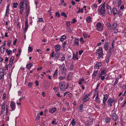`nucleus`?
I'll return each instance as SVG.
<instances>
[{"label": "nucleus", "instance_id": "3c124183", "mask_svg": "<svg viewBox=\"0 0 126 126\" xmlns=\"http://www.w3.org/2000/svg\"><path fill=\"white\" fill-rule=\"evenodd\" d=\"M124 8V5L123 4H122L120 7V10H122Z\"/></svg>", "mask_w": 126, "mask_h": 126}, {"label": "nucleus", "instance_id": "0eeeda50", "mask_svg": "<svg viewBox=\"0 0 126 126\" xmlns=\"http://www.w3.org/2000/svg\"><path fill=\"white\" fill-rule=\"evenodd\" d=\"M108 96L107 94H104L103 100V103L105 105L106 104V101L108 98Z\"/></svg>", "mask_w": 126, "mask_h": 126}, {"label": "nucleus", "instance_id": "a18cd8bd", "mask_svg": "<svg viewBox=\"0 0 126 126\" xmlns=\"http://www.w3.org/2000/svg\"><path fill=\"white\" fill-rule=\"evenodd\" d=\"M110 119L109 117L107 118L106 119V121L108 123L110 122Z\"/></svg>", "mask_w": 126, "mask_h": 126}, {"label": "nucleus", "instance_id": "473e14b6", "mask_svg": "<svg viewBox=\"0 0 126 126\" xmlns=\"http://www.w3.org/2000/svg\"><path fill=\"white\" fill-rule=\"evenodd\" d=\"M119 78H116L115 79V81L114 82V83L113 85V86L114 87L115 86V85L117 84L118 82V80Z\"/></svg>", "mask_w": 126, "mask_h": 126}, {"label": "nucleus", "instance_id": "de8ad7c7", "mask_svg": "<svg viewBox=\"0 0 126 126\" xmlns=\"http://www.w3.org/2000/svg\"><path fill=\"white\" fill-rule=\"evenodd\" d=\"M65 79V77H62V76H60L59 78V79L60 80H62L64 79Z\"/></svg>", "mask_w": 126, "mask_h": 126}, {"label": "nucleus", "instance_id": "0e129e2a", "mask_svg": "<svg viewBox=\"0 0 126 126\" xmlns=\"http://www.w3.org/2000/svg\"><path fill=\"white\" fill-rule=\"evenodd\" d=\"M25 97V96H24L23 95H22V97L20 98L19 99V101L20 102Z\"/></svg>", "mask_w": 126, "mask_h": 126}, {"label": "nucleus", "instance_id": "f3484780", "mask_svg": "<svg viewBox=\"0 0 126 126\" xmlns=\"http://www.w3.org/2000/svg\"><path fill=\"white\" fill-rule=\"evenodd\" d=\"M56 110L57 109L56 108H52L49 109V111L50 113H53L55 112Z\"/></svg>", "mask_w": 126, "mask_h": 126}, {"label": "nucleus", "instance_id": "423d86ee", "mask_svg": "<svg viewBox=\"0 0 126 126\" xmlns=\"http://www.w3.org/2000/svg\"><path fill=\"white\" fill-rule=\"evenodd\" d=\"M64 81H63L60 83L59 84L60 89L62 91H63L65 89V86L63 84V83H64Z\"/></svg>", "mask_w": 126, "mask_h": 126}, {"label": "nucleus", "instance_id": "dca6fc26", "mask_svg": "<svg viewBox=\"0 0 126 126\" xmlns=\"http://www.w3.org/2000/svg\"><path fill=\"white\" fill-rule=\"evenodd\" d=\"M112 117L113 118V119L114 121H116L117 118V116L116 115V113H113Z\"/></svg>", "mask_w": 126, "mask_h": 126}, {"label": "nucleus", "instance_id": "8fccbe9b", "mask_svg": "<svg viewBox=\"0 0 126 126\" xmlns=\"http://www.w3.org/2000/svg\"><path fill=\"white\" fill-rule=\"evenodd\" d=\"M83 105H80L79 106V110H82L83 107Z\"/></svg>", "mask_w": 126, "mask_h": 126}, {"label": "nucleus", "instance_id": "f704fd0d", "mask_svg": "<svg viewBox=\"0 0 126 126\" xmlns=\"http://www.w3.org/2000/svg\"><path fill=\"white\" fill-rule=\"evenodd\" d=\"M5 50V48L4 47H2V48L1 47L0 49L1 53L2 54L4 52Z\"/></svg>", "mask_w": 126, "mask_h": 126}, {"label": "nucleus", "instance_id": "2f4dec72", "mask_svg": "<svg viewBox=\"0 0 126 126\" xmlns=\"http://www.w3.org/2000/svg\"><path fill=\"white\" fill-rule=\"evenodd\" d=\"M62 69V73H65L66 72V69L64 65V67Z\"/></svg>", "mask_w": 126, "mask_h": 126}, {"label": "nucleus", "instance_id": "4468645a", "mask_svg": "<svg viewBox=\"0 0 126 126\" xmlns=\"http://www.w3.org/2000/svg\"><path fill=\"white\" fill-rule=\"evenodd\" d=\"M89 98H90L88 97V96L86 94L83 97V98L82 99V100L83 101V102L84 103L86 102L87 101L89 100Z\"/></svg>", "mask_w": 126, "mask_h": 126}, {"label": "nucleus", "instance_id": "6e6552de", "mask_svg": "<svg viewBox=\"0 0 126 126\" xmlns=\"http://www.w3.org/2000/svg\"><path fill=\"white\" fill-rule=\"evenodd\" d=\"M10 106L11 109H12V111H13L15 110L16 108V105L15 103L14 102L11 101Z\"/></svg>", "mask_w": 126, "mask_h": 126}, {"label": "nucleus", "instance_id": "1a4fd4ad", "mask_svg": "<svg viewBox=\"0 0 126 126\" xmlns=\"http://www.w3.org/2000/svg\"><path fill=\"white\" fill-rule=\"evenodd\" d=\"M102 64L101 63L97 62L94 66V68L95 69H99L101 66Z\"/></svg>", "mask_w": 126, "mask_h": 126}, {"label": "nucleus", "instance_id": "774afa93", "mask_svg": "<svg viewBox=\"0 0 126 126\" xmlns=\"http://www.w3.org/2000/svg\"><path fill=\"white\" fill-rule=\"evenodd\" d=\"M55 15L58 17H60V14L58 12H57L56 13Z\"/></svg>", "mask_w": 126, "mask_h": 126}, {"label": "nucleus", "instance_id": "ea45409f", "mask_svg": "<svg viewBox=\"0 0 126 126\" xmlns=\"http://www.w3.org/2000/svg\"><path fill=\"white\" fill-rule=\"evenodd\" d=\"M66 26L69 27L70 25V22L69 21H66Z\"/></svg>", "mask_w": 126, "mask_h": 126}, {"label": "nucleus", "instance_id": "4d7b16f0", "mask_svg": "<svg viewBox=\"0 0 126 126\" xmlns=\"http://www.w3.org/2000/svg\"><path fill=\"white\" fill-rule=\"evenodd\" d=\"M121 3V0H119L118 2V6H120Z\"/></svg>", "mask_w": 126, "mask_h": 126}, {"label": "nucleus", "instance_id": "20e7f679", "mask_svg": "<svg viewBox=\"0 0 126 126\" xmlns=\"http://www.w3.org/2000/svg\"><path fill=\"white\" fill-rule=\"evenodd\" d=\"M115 101L114 99L110 98L107 100V103L108 105L110 107H111L112 106V104Z\"/></svg>", "mask_w": 126, "mask_h": 126}, {"label": "nucleus", "instance_id": "79ce46f5", "mask_svg": "<svg viewBox=\"0 0 126 126\" xmlns=\"http://www.w3.org/2000/svg\"><path fill=\"white\" fill-rule=\"evenodd\" d=\"M83 9L82 8L81 9H79V10L76 13H79L80 12H81L82 13L83 12Z\"/></svg>", "mask_w": 126, "mask_h": 126}, {"label": "nucleus", "instance_id": "a878e982", "mask_svg": "<svg viewBox=\"0 0 126 126\" xmlns=\"http://www.w3.org/2000/svg\"><path fill=\"white\" fill-rule=\"evenodd\" d=\"M74 43L77 46L79 45V40L76 38L75 39L74 41Z\"/></svg>", "mask_w": 126, "mask_h": 126}, {"label": "nucleus", "instance_id": "603ef678", "mask_svg": "<svg viewBox=\"0 0 126 126\" xmlns=\"http://www.w3.org/2000/svg\"><path fill=\"white\" fill-rule=\"evenodd\" d=\"M28 27H25V28L23 30V32L24 33H25L27 32V30L28 29Z\"/></svg>", "mask_w": 126, "mask_h": 126}, {"label": "nucleus", "instance_id": "49530a36", "mask_svg": "<svg viewBox=\"0 0 126 126\" xmlns=\"http://www.w3.org/2000/svg\"><path fill=\"white\" fill-rule=\"evenodd\" d=\"M9 10L6 9L5 15L6 16H8L9 15Z\"/></svg>", "mask_w": 126, "mask_h": 126}, {"label": "nucleus", "instance_id": "ddd939ff", "mask_svg": "<svg viewBox=\"0 0 126 126\" xmlns=\"http://www.w3.org/2000/svg\"><path fill=\"white\" fill-rule=\"evenodd\" d=\"M99 92H97L96 96L95 98V101L97 102H100V98L99 96Z\"/></svg>", "mask_w": 126, "mask_h": 126}, {"label": "nucleus", "instance_id": "e433bc0d", "mask_svg": "<svg viewBox=\"0 0 126 126\" xmlns=\"http://www.w3.org/2000/svg\"><path fill=\"white\" fill-rule=\"evenodd\" d=\"M28 20L27 19H26V21L25 22V27H28Z\"/></svg>", "mask_w": 126, "mask_h": 126}, {"label": "nucleus", "instance_id": "a19ab883", "mask_svg": "<svg viewBox=\"0 0 126 126\" xmlns=\"http://www.w3.org/2000/svg\"><path fill=\"white\" fill-rule=\"evenodd\" d=\"M106 8L108 9V10H110V6H109L108 4L107 3L106 4Z\"/></svg>", "mask_w": 126, "mask_h": 126}, {"label": "nucleus", "instance_id": "a211bd4d", "mask_svg": "<svg viewBox=\"0 0 126 126\" xmlns=\"http://www.w3.org/2000/svg\"><path fill=\"white\" fill-rule=\"evenodd\" d=\"M55 49L56 51H58L60 49V46L58 45H56L55 46Z\"/></svg>", "mask_w": 126, "mask_h": 126}, {"label": "nucleus", "instance_id": "37998d69", "mask_svg": "<svg viewBox=\"0 0 126 126\" xmlns=\"http://www.w3.org/2000/svg\"><path fill=\"white\" fill-rule=\"evenodd\" d=\"M17 5L18 3H13V7L14 8H17Z\"/></svg>", "mask_w": 126, "mask_h": 126}, {"label": "nucleus", "instance_id": "7c9ffc66", "mask_svg": "<svg viewBox=\"0 0 126 126\" xmlns=\"http://www.w3.org/2000/svg\"><path fill=\"white\" fill-rule=\"evenodd\" d=\"M14 60V57L13 56H12L10 59L9 61V63H10L11 64V63H13V61Z\"/></svg>", "mask_w": 126, "mask_h": 126}, {"label": "nucleus", "instance_id": "c03bdc74", "mask_svg": "<svg viewBox=\"0 0 126 126\" xmlns=\"http://www.w3.org/2000/svg\"><path fill=\"white\" fill-rule=\"evenodd\" d=\"M38 19H39L38 21L39 22H44V20L42 17V18H38Z\"/></svg>", "mask_w": 126, "mask_h": 126}, {"label": "nucleus", "instance_id": "6ab92c4d", "mask_svg": "<svg viewBox=\"0 0 126 126\" xmlns=\"http://www.w3.org/2000/svg\"><path fill=\"white\" fill-rule=\"evenodd\" d=\"M33 65L32 63L28 64L26 65V68L28 69H30L33 66Z\"/></svg>", "mask_w": 126, "mask_h": 126}, {"label": "nucleus", "instance_id": "c85d7f7f", "mask_svg": "<svg viewBox=\"0 0 126 126\" xmlns=\"http://www.w3.org/2000/svg\"><path fill=\"white\" fill-rule=\"evenodd\" d=\"M71 123L73 126H74L76 124V122L74 119H73L71 122Z\"/></svg>", "mask_w": 126, "mask_h": 126}, {"label": "nucleus", "instance_id": "bf43d9fd", "mask_svg": "<svg viewBox=\"0 0 126 126\" xmlns=\"http://www.w3.org/2000/svg\"><path fill=\"white\" fill-rule=\"evenodd\" d=\"M17 41V39H16V38L15 39V40H14V42L13 43V44L14 45H16V42Z\"/></svg>", "mask_w": 126, "mask_h": 126}, {"label": "nucleus", "instance_id": "393cba45", "mask_svg": "<svg viewBox=\"0 0 126 126\" xmlns=\"http://www.w3.org/2000/svg\"><path fill=\"white\" fill-rule=\"evenodd\" d=\"M84 79H79L78 82L79 84L80 85L82 84L83 83V82L84 81Z\"/></svg>", "mask_w": 126, "mask_h": 126}, {"label": "nucleus", "instance_id": "4be33fe9", "mask_svg": "<svg viewBox=\"0 0 126 126\" xmlns=\"http://www.w3.org/2000/svg\"><path fill=\"white\" fill-rule=\"evenodd\" d=\"M60 53L59 52H56L54 54V57L55 59H57L59 58Z\"/></svg>", "mask_w": 126, "mask_h": 126}, {"label": "nucleus", "instance_id": "c9c22d12", "mask_svg": "<svg viewBox=\"0 0 126 126\" xmlns=\"http://www.w3.org/2000/svg\"><path fill=\"white\" fill-rule=\"evenodd\" d=\"M3 69L0 68V75H3Z\"/></svg>", "mask_w": 126, "mask_h": 126}, {"label": "nucleus", "instance_id": "412c9836", "mask_svg": "<svg viewBox=\"0 0 126 126\" xmlns=\"http://www.w3.org/2000/svg\"><path fill=\"white\" fill-rule=\"evenodd\" d=\"M86 20L87 22L88 23L91 22L92 21L91 18L90 16H88L87 17Z\"/></svg>", "mask_w": 126, "mask_h": 126}, {"label": "nucleus", "instance_id": "39448f33", "mask_svg": "<svg viewBox=\"0 0 126 126\" xmlns=\"http://www.w3.org/2000/svg\"><path fill=\"white\" fill-rule=\"evenodd\" d=\"M23 2L22 1L21 3H20L19 7L20 8V14H22L23 12V9H26L27 7H25L24 6V5L23 4Z\"/></svg>", "mask_w": 126, "mask_h": 126}, {"label": "nucleus", "instance_id": "4c0bfd02", "mask_svg": "<svg viewBox=\"0 0 126 126\" xmlns=\"http://www.w3.org/2000/svg\"><path fill=\"white\" fill-rule=\"evenodd\" d=\"M98 77L99 78H100L102 80H103L105 78V77L104 76H98Z\"/></svg>", "mask_w": 126, "mask_h": 126}, {"label": "nucleus", "instance_id": "9d476101", "mask_svg": "<svg viewBox=\"0 0 126 126\" xmlns=\"http://www.w3.org/2000/svg\"><path fill=\"white\" fill-rule=\"evenodd\" d=\"M109 47V42L108 41H106L105 43L104 44V48L105 50L106 51H107L108 50V48Z\"/></svg>", "mask_w": 126, "mask_h": 126}, {"label": "nucleus", "instance_id": "f8f14e48", "mask_svg": "<svg viewBox=\"0 0 126 126\" xmlns=\"http://www.w3.org/2000/svg\"><path fill=\"white\" fill-rule=\"evenodd\" d=\"M78 52H76V54H75L74 53H73V56L72 59L73 60H78L79 58H78Z\"/></svg>", "mask_w": 126, "mask_h": 126}, {"label": "nucleus", "instance_id": "69168bd1", "mask_svg": "<svg viewBox=\"0 0 126 126\" xmlns=\"http://www.w3.org/2000/svg\"><path fill=\"white\" fill-rule=\"evenodd\" d=\"M6 112L7 113L8 110V106L6 105Z\"/></svg>", "mask_w": 126, "mask_h": 126}, {"label": "nucleus", "instance_id": "72a5a7b5", "mask_svg": "<svg viewBox=\"0 0 126 126\" xmlns=\"http://www.w3.org/2000/svg\"><path fill=\"white\" fill-rule=\"evenodd\" d=\"M67 44V42L66 41H64L62 44V47L63 49H64L65 48V45Z\"/></svg>", "mask_w": 126, "mask_h": 126}, {"label": "nucleus", "instance_id": "338daca9", "mask_svg": "<svg viewBox=\"0 0 126 126\" xmlns=\"http://www.w3.org/2000/svg\"><path fill=\"white\" fill-rule=\"evenodd\" d=\"M32 83L31 82H29L28 83V86L29 87H31Z\"/></svg>", "mask_w": 126, "mask_h": 126}, {"label": "nucleus", "instance_id": "052dcab7", "mask_svg": "<svg viewBox=\"0 0 126 126\" xmlns=\"http://www.w3.org/2000/svg\"><path fill=\"white\" fill-rule=\"evenodd\" d=\"M61 15L62 16H64L65 17H67V16L65 15V14L64 12H63L62 13Z\"/></svg>", "mask_w": 126, "mask_h": 126}, {"label": "nucleus", "instance_id": "864d4df0", "mask_svg": "<svg viewBox=\"0 0 126 126\" xmlns=\"http://www.w3.org/2000/svg\"><path fill=\"white\" fill-rule=\"evenodd\" d=\"M32 48L31 47L29 46L28 47V51H29L30 52H31L32 51Z\"/></svg>", "mask_w": 126, "mask_h": 126}, {"label": "nucleus", "instance_id": "cd10ccee", "mask_svg": "<svg viewBox=\"0 0 126 126\" xmlns=\"http://www.w3.org/2000/svg\"><path fill=\"white\" fill-rule=\"evenodd\" d=\"M117 24L116 23H114L112 26V29H114L115 28L117 25Z\"/></svg>", "mask_w": 126, "mask_h": 126}, {"label": "nucleus", "instance_id": "5fc2aeb1", "mask_svg": "<svg viewBox=\"0 0 126 126\" xmlns=\"http://www.w3.org/2000/svg\"><path fill=\"white\" fill-rule=\"evenodd\" d=\"M112 47H110V49L111 48V50H114V46L113 45V42H112L111 44Z\"/></svg>", "mask_w": 126, "mask_h": 126}, {"label": "nucleus", "instance_id": "7ed1b4c3", "mask_svg": "<svg viewBox=\"0 0 126 126\" xmlns=\"http://www.w3.org/2000/svg\"><path fill=\"white\" fill-rule=\"evenodd\" d=\"M103 24L99 22H97L96 24L97 30L99 31H101L103 29Z\"/></svg>", "mask_w": 126, "mask_h": 126}, {"label": "nucleus", "instance_id": "09e8293b", "mask_svg": "<svg viewBox=\"0 0 126 126\" xmlns=\"http://www.w3.org/2000/svg\"><path fill=\"white\" fill-rule=\"evenodd\" d=\"M3 97H2V99L3 100H5L6 98V94L5 93H4L3 94Z\"/></svg>", "mask_w": 126, "mask_h": 126}, {"label": "nucleus", "instance_id": "e2e57ef3", "mask_svg": "<svg viewBox=\"0 0 126 126\" xmlns=\"http://www.w3.org/2000/svg\"><path fill=\"white\" fill-rule=\"evenodd\" d=\"M11 43V41L10 40H8L7 42V45L8 46H9L10 45Z\"/></svg>", "mask_w": 126, "mask_h": 126}, {"label": "nucleus", "instance_id": "2eb2a0df", "mask_svg": "<svg viewBox=\"0 0 126 126\" xmlns=\"http://www.w3.org/2000/svg\"><path fill=\"white\" fill-rule=\"evenodd\" d=\"M98 70L96 71H94L92 74V77L94 78H95L97 74H98Z\"/></svg>", "mask_w": 126, "mask_h": 126}, {"label": "nucleus", "instance_id": "58836bf2", "mask_svg": "<svg viewBox=\"0 0 126 126\" xmlns=\"http://www.w3.org/2000/svg\"><path fill=\"white\" fill-rule=\"evenodd\" d=\"M1 112L2 113L5 110V106H1Z\"/></svg>", "mask_w": 126, "mask_h": 126}, {"label": "nucleus", "instance_id": "680f3d73", "mask_svg": "<svg viewBox=\"0 0 126 126\" xmlns=\"http://www.w3.org/2000/svg\"><path fill=\"white\" fill-rule=\"evenodd\" d=\"M118 14L119 15V16H120L122 15V13L121 12H120L118 13Z\"/></svg>", "mask_w": 126, "mask_h": 126}, {"label": "nucleus", "instance_id": "c756f323", "mask_svg": "<svg viewBox=\"0 0 126 126\" xmlns=\"http://www.w3.org/2000/svg\"><path fill=\"white\" fill-rule=\"evenodd\" d=\"M6 52L7 53L8 55H9L12 52V51L10 49L8 50V49H6Z\"/></svg>", "mask_w": 126, "mask_h": 126}, {"label": "nucleus", "instance_id": "f257e3e1", "mask_svg": "<svg viewBox=\"0 0 126 126\" xmlns=\"http://www.w3.org/2000/svg\"><path fill=\"white\" fill-rule=\"evenodd\" d=\"M105 2H103L99 7V8H99L98 10V12L99 14L102 15L104 16H106V11L105 8Z\"/></svg>", "mask_w": 126, "mask_h": 126}, {"label": "nucleus", "instance_id": "aec40b11", "mask_svg": "<svg viewBox=\"0 0 126 126\" xmlns=\"http://www.w3.org/2000/svg\"><path fill=\"white\" fill-rule=\"evenodd\" d=\"M27 0H21L20 3H21L22 1L23 2V4H24V6L25 7H27Z\"/></svg>", "mask_w": 126, "mask_h": 126}, {"label": "nucleus", "instance_id": "bb28decb", "mask_svg": "<svg viewBox=\"0 0 126 126\" xmlns=\"http://www.w3.org/2000/svg\"><path fill=\"white\" fill-rule=\"evenodd\" d=\"M66 38V37L65 35H63L62 36L61 38L60 39V41L62 42H63L64 40Z\"/></svg>", "mask_w": 126, "mask_h": 126}, {"label": "nucleus", "instance_id": "9b49d317", "mask_svg": "<svg viewBox=\"0 0 126 126\" xmlns=\"http://www.w3.org/2000/svg\"><path fill=\"white\" fill-rule=\"evenodd\" d=\"M106 73V71L105 69L102 70L101 71L100 73H99L98 76H102L105 75Z\"/></svg>", "mask_w": 126, "mask_h": 126}, {"label": "nucleus", "instance_id": "f03ea898", "mask_svg": "<svg viewBox=\"0 0 126 126\" xmlns=\"http://www.w3.org/2000/svg\"><path fill=\"white\" fill-rule=\"evenodd\" d=\"M96 53L97 54H98V58H103V56L104 55V54L103 53L102 48L99 47V48L97 50Z\"/></svg>", "mask_w": 126, "mask_h": 126}, {"label": "nucleus", "instance_id": "13d9d810", "mask_svg": "<svg viewBox=\"0 0 126 126\" xmlns=\"http://www.w3.org/2000/svg\"><path fill=\"white\" fill-rule=\"evenodd\" d=\"M40 116L38 115V114L37 116V117L35 119L37 121H38L40 119Z\"/></svg>", "mask_w": 126, "mask_h": 126}, {"label": "nucleus", "instance_id": "5701e85b", "mask_svg": "<svg viewBox=\"0 0 126 126\" xmlns=\"http://www.w3.org/2000/svg\"><path fill=\"white\" fill-rule=\"evenodd\" d=\"M112 13L114 15H115L117 13V11L116 8H113L112 9Z\"/></svg>", "mask_w": 126, "mask_h": 126}, {"label": "nucleus", "instance_id": "b1692460", "mask_svg": "<svg viewBox=\"0 0 126 126\" xmlns=\"http://www.w3.org/2000/svg\"><path fill=\"white\" fill-rule=\"evenodd\" d=\"M83 35L84 38L85 39L87 38H89L90 36L88 35V34L84 32L83 33Z\"/></svg>", "mask_w": 126, "mask_h": 126}, {"label": "nucleus", "instance_id": "6e6d98bb", "mask_svg": "<svg viewBox=\"0 0 126 126\" xmlns=\"http://www.w3.org/2000/svg\"><path fill=\"white\" fill-rule=\"evenodd\" d=\"M107 24L108 25V28L110 30V28H111V25L109 23H108Z\"/></svg>", "mask_w": 126, "mask_h": 126}]
</instances>
